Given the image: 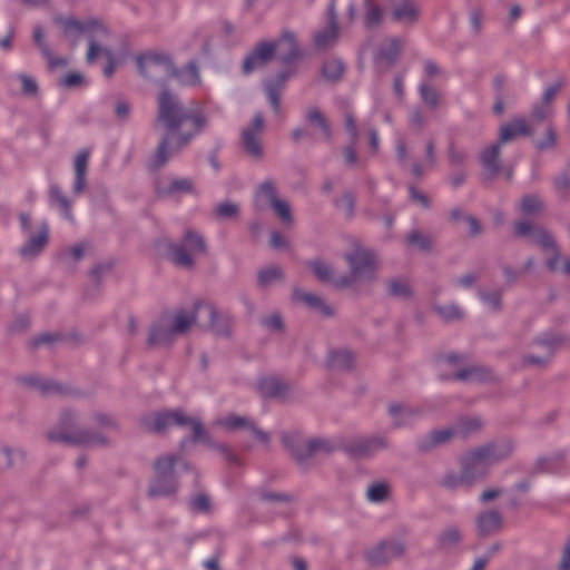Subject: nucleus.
Masks as SVG:
<instances>
[{
    "label": "nucleus",
    "instance_id": "f257e3e1",
    "mask_svg": "<svg viewBox=\"0 0 570 570\" xmlns=\"http://www.w3.org/2000/svg\"><path fill=\"white\" fill-rule=\"evenodd\" d=\"M208 116L202 104L180 102L173 94L163 90L158 96L155 127L163 130V137L149 160L151 169H160L167 161L203 131Z\"/></svg>",
    "mask_w": 570,
    "mask_h": 570
},
{
    "label": "nucleus",
    "instance_id": "f03ea898",
    "mask_svg": "<svg viewBox=\"0 0 570 570\" xmlns=\"http://www.w3.org/2000/svg\"><path fill=\"white\" fill-rule=\"evenodd\" d=\"M199 317L200 311L197 308V303L190 308H176L163 313L150 328L148 345H166L177 336L189 333L194 326H199Z\"/></svg>",
    "mask_w": 570,
    "mask_h": 570
},
{
    "label": "nucleus",
    "instance_id": "7ed1b4c3",
    "mask_svg": "<svg viewBox=\"0 0 570 570\" xmlns=\"http://www.w3.org/2000/svg\"><path fill=\"white\" fill-rule=\"evenodd\" d=\"M509 454V450H501L495 444H488L471 451L462 461L461 476L449 474L443 479L448 488H455L463 482H471L473 479L485 474V465L497 462Z\"/></svg>",
    "mask_w": 570,
    "mask_h": 570
},
{
    "label": "nucleus",
    "instance_id": "20e7f679",
    "mask_svg": "<svg viewBox=\"0 0 570 570\" xmlns=\"http://www.w3.org/2000/svg\"><path fill=\"white\" fill-rule=\"evenodd\" d=\"M347 245L344 259L350 266V276L346 277L350 281V285L354 282L373 281L379 266L375 253L357 239H348Z\"/></svg>",
    "mask_w": 570,
    "mask_h": 570
},
{
    "label": "nucleus",
    "instance_id": "39448f33",
    "mask_svg": "<svg viewBox=\"0 0 570 570\" xmlns=\"http://www.w3.org/2000/svg\"><path fill=\"white\" fill-rule=\"evenodd\" d=\"M50 442H61L73 445H89L105 443V439L80 429L76 424V416L70 411L60 414L58 425L47 432Z\"/></svg>",
    "mask_w": 570,
    "mask_h": 570
},
{
    "label": "nucleus",
    "instance_id": "423d86ee",
    "mask_svg": "<svg viewBox=\"0 0 570 570\" xmlns=\"http://www.w3.org/2000/svg\"><path fill=\"white\" fill-rule=\"evenodd\" d=\"M142 423L148 431L157 433L163 432L167 428L174 425L190 426L195 441L203 439L205 434L204 426L200 421L186 415L183 411L179 410L149 414L142 419Z\"/></svg>",
    "mask_w": 570,
    "mask_h": 570
},
{
    "label": "nucleus",
    "instance_id": "0eeeda50",
    "mask_svg": "<svg viewBox=\"0 0 570 570\" xmlns=\"http://www.w3.org/2000/svg\"><path fill=\"white\" fill-rule=\"evenodd\" d=\"M141 75L154 82H161L176 76V68L169 56L161 52H147L137 58Z\"/></svg>",
    "mask_w": 570,
    "mask_h": 570
},
{
    "label": "nucleus",
    "instance_id": "6e6552de",
    "mask_svg": "<svg viewBox=\"0 0 570 570\" xmlns=\"http://www.w3.org/2000/svg\"><path fill=\"white\" fill-rule=\"evenodd\" d=\"M254 203L255 207L259 210L272 207L284 224L292 225L291 206L286 200L278 197L276 186L272 180H266L258 186L254 196Z\"/></svg>",
    "mask_w": 570,
    "mask_h": 570
},
{
    "label": "nucleus",
    "instance_id": "1a4fd4ad",
    "mask_svg": "<svg viewBox=\"0 0 570 570\" xmlns=\"http://www.w3.org/2000/svg\"><path fill=\"white\" fill-rule=\"evenodd\" d=\"M206 253V244L204 238L193 230H187L180 245L171 248V261L183 267L194 265V258L198 254Z\"/></svg>",
    "mask_w": 570,
    "mask_h": 570
},
{
    "label": "nucleus",
    "instance_id": "9d476101",
    "mask_svg": "<svg viewBox=\"0 0 570 570\" xmlns=\"http://www.w3.org/2000/svg\"><path fill=\"white\" fill-rule=\"evenodd\" d=\"M530 240L532 244L540 246L546 255H548L547 265L552 272L559 271V263H562L561 269L564 273L570 274V259L561 257L553 237L547 229L538 226L537 229H533V234H531Z\"/></svg>",
    "mask_w": 570,
    "mask_h": 570
},
{
    "label": "nucleus",
    "instance_id": "9b49d317",
    "mask_svg": "<svg viewBox=\"0 0 570 570\" xmlns=\"http://www.w3.org/2000/svg\"><path fill=\"white\" fill-rule=\"evenodd\" d=\"M197 308L200 311V328L222 336L230 334V318L228 315L219 313L214 305L205 302H197Z\"/></svg>",
    "mask_w": 570,
    "mask_h": 570
},
{
    "label": "nucleus",
    "instance_id": "f8f14e48",
    "mask_svg": "<svg viewBox=\"0 0 570 570\" xmlns=\"http://www.w3.org/2000/svg\"><path fill=\"white\" fill-rule=\"evenodd\" d=\"M56 23L61 28L63 36L76 43L81 35L92 37L95 35H106V28L97 20L78 21L73 18L59 17L55 19Z\"/></svg>",
    "mask_w": 570,
    "mask_h": 570
},
{
    "label": "nucleus",
    "instance_id": "ddd939ff",
    "mask_svg": "<svg viewBox=\"0 0 570 570\" xmlns=\"http://www.w3.org/2000/svg\"><path fill=\"white\" fill-rule=\"evenodd\" d=\"M283 441L299 462L314 455L330 453L334 450V446L325 440H311L308 442H303L294 435H286Z\"/></svg>",
    "mask_w": 570,
    "mask_h": 570
},
{
    "label": "nucleus",
    "instance_id": "4468645a",
    "mask_svg": "<svg viewBox=\"0 0 570 570\" xmlns=\"http://www.w3.org/2000/svg\"><path fill=\"white\" fill-rule=\"evenodd\" d=\"M264 130V118L262 115H256L253 121L242 131V142L245 151L259 158L263 154L262 135Z\"/></svg>",
    "mask_w": 570,
    "mask_h": 570
},
{
    "label": "nucleus",
    "instance_id": "2eb2a0df",
    "mask_svg": "<svg viewBox=\"0 0 570 570\" xmlns=\"http://www.w3.org/2000/svg\"><path fill=\"white\" fill-rule=\"evenodd\" d=\"M387 446V440L384 436L360 438L351 441L346 445V451L355 458L368 456L379 450Z\"/></svg>",
    "mask_w": 570,
    "mask_h": 570
},
{
    "label": "nucleus",
    "instance_id": "dca6fc26",
    "mask_svg": "<svg viewBox=\"0 0 570 570\" xmlns=\"http://www.w3.org/2000/svg\"><path fill=\"white\" fill-rule=\"evenodd\" d=\"M338 38L337 12L335 1L332 0L328 7V24L317 31L314 36L315 45L318 49H326L333 46Z\"/></svg>",
    "mask_w": 570,
    "mask_h": 570
},
{
    "label": "nucleus",
    "instance_id": "f3484780",
    "mask_svg": "<svg viewBox=\"0 0 570 570\" xmlns=\"http://www.w3.org/2000/svg\"><path fill=\"white\" fill-rule=\"evenodd\" d=\"M217 425L220 428L227 430V431H235L239 429L248 430L253 434L254 438H256L258 441L263 443H267L269 441V436L267 433L258 430L253 422L245 417L239 415H228L222 419H218L216 422Z\"/></svg>",
    "mask_w": 570,
    "mask_h": 570
},
{
    "label": "nucleus",
    "instance_id": "a211bd4d",
    "mask_svg": "<svg viewBox=\"0 0 570 570\" xmlns=\"http://www.w3.org/2000/svg\"><path fill=\"white\" fill-rule=\"evenodd\" d=\"M49 238V229L46 224H41L35 232H30L27 243L21 248V255L24 257H35L46 247Z\"/></svg>",
    "mask_w": 570,
    "mask_h": 570
},
{
    "label": "nucleus",
    "instance_id": "6ab92c4d",
    "mask_svg": "<svg viewBox=\"0 0 570 570\" xmlns=\"http://www.w3.org/2000/svg\"><path fill=\"white\" fill-rule=\"evenodd\" d=\"M276 51L275 43H261L254 52L246 58L243 68L246 73L267 63Z\"/></svg>",
    "mask_w": 570,
    "mask_h": 570
},
{
    "label": "nucleus",
    "instance_id": "aec40b11",
    "mask_svg": "<svg viewBox=\"0 0 570 570\" xmlns=\"http://www.w3.org/2000/svg\"><path fill=\"white\" fill-rule=\"evenodd\" d=\"M293 298L296 302L306 304L308 307L315 309L324 316H332L334 314V308L327 305L321 297L313 293H307L301 288H295L293 291Z\"/></svg>",
    "mask_w": 570,
    "mask_h": 570
},
{
    "label": "nucleus",
    "instance_id": "412c9836",
    "mask_svg": "<svg viewBox=\"0 0 570 570\" xmlns=\"http://www.w3.org/2000/svg\"><path fill=\"white\" fill-rule=\"evenodd\" d=\"M309 268L321 282L332 283L338 287L350 286V281L346 278V276L335 278L334 269L322 261L311 262Z\"/></svg>",
    "mask_w": 570,
    "mask_h": 570
},
{
    "label": "nucleus",
    "instance_id": "4be33fe9",
    "mask_svg": "<svg viewBox=\"0 0 570 570\" xmlns=\"http://www.w3.org/2000/svg\"><path fill=\"white\" fill-rule=\"evenodd\" d=\"M531 134L532 131L530 130L527 120L522 118H515L509 124L501 126L499 144H504L519 136H528Z\"/></svg>",
    "mask_w": 570,
    "mask_h": 570
},
{
    "label": "nucleus",
    "instance_id": "5701e85b",
    "mask_svg": "<svg viewBox=\"0 0 570 570\" xmlns=\"http://www.w3.org/2000/svg\"><path fill=\"white\" fill-rule=\"evenodd\" d=\"M499 156L500 144L492 145L482 153L481 160L487 179H493L500 173Z\"/></svg>",
    "mask_w": 570,
    "mask_h": 570
},
{
    "label": "nucleus",
    "instance_id": "b1692460",
    "mask_svg": "<svg viewBox=\"0 0 570 570\" xmlns=\"http://www.w3.org/2000/svg\"><path fill=\"white\" fill-rule=\"evenodd\" d=\"M476 524L480 535L485 537L500 530L502 518L498 511L483 512L478 517Z\"/></svg>",
    "mask_w": 570,
    "mask_h": 570
},
{
    "label": "nucleus",
    "instance_id": "393cba45",
    "mask_svg": "<svg viewBox=\"0 0 570 570\" xmlns=\"http://www.w3.org/2000/svg\"><path fill=\"white\" fill-rule=\"evenodd\" d=\"M258 387L264 397H278L284 395L287 390L286 384L276 376L263 377L258 383Z\"/></svg>",
    "mask_w": 570,
    "mask_h": 570
},
{
    "label": "nucleus",
    "instance_id": "a878e982",
    "mask_svg": "<svg viewBox=\"0 0 570 570\" xmlns=\"http://www.w3.org/2000/svg\"><path fill=\"white\" fill-rule=\"evenodd\" d=\"M419 13L420 10L412 0H404L393 8L392 17L396 21L413 23L417 20Z\"/></svg>",
    "mask_w": 570,
    "mask_h": 570
},
{
    "label": "nucleus",
    "instance_id": "bb28decb",
    "mask_svg": "<svg viewBox=\"0 0 570 570\" xmlns=\"http://www.w3.org/2000/svg\"><path fill=\"white\" fill-rule=\"evenodd\" d=\"M455 434H459L458 430L452 428L434 431L420 442L419 448L423 451L430 450L435 445L450 441Z\"/></svg>",
    "mask_w": 570,
    "mask_h": 570
},
{
    "label": "nucleus",
    "instance_id": "cd10ccee",
    "mask_svg": "<svg viewBox=\"0 0 570 570\" xmlns=\"http://www.w3.org/2000/svg\"><path fill=\"white\" fill-rule=\"evenodd\" d=\"M276 50L284 60H291L298 55L297 43L295 37L291 32H284L282 37L275 42Z\"/></svg>",
    "mask_w": 570,
    "mask_h": 570
},
{
    "label": "nucleus",
    "instance_id": "c85d7f7f",
    "mask_svg": "<svg viewBox=\"0 0 570 570\" xmlns=\"http://www.w3.org/2000/svg\"><path fill=\"white\" fill-rule=\"evenodd\" d=\"M306 118L313 128L320 129L324 140L330 141L332 139V131L327 119L317 108L309 109Z\"/></svg>",
    "mask_w": 570,
    "mask_h": 570
},
{
    "label": "nucleus",
    "instance_id": "c756f323",
    "mask_svg": "<svg viewBox=\"0 0 570 570\" xmlns=\"http://www.w3.org/2000/svg\"><path fill=\"white\" fill-rule=\"evenodd\" d=\"M193 190V181L187 178L174 179L168 184H158L157 194L159 196H168L177 193H190Z\"/></svg>",
    "mask_w": 570,
    "mask_h": 570
},
{
    "label": "nucleus",
    "instance_id": "7c9ffc66",
    "mask_svg": "<svg viewBox=\"0 0 570 570\" xmlns=\"http://www.w3.org/2000/svg\"><path fill=\"white\" fill-rule=\"evenodd\" d=\"M177 490V483L174 478H158L154 480L149 488L150 497H164L175 493Z\"/></svg>",
    "mask_w": 570,
    "mask_h": 570
},
{
    "label": "nucleus",
    "instance_id": "2f4dec72",
    "mask_svg": "<svg viewBox=\"0 0 570 570\" xmlns=\"http://www.w3.org/2000/svg\"><path fill=\"white\" fill-rule=\"evenodd\" d=\"M453 377L459 381H483L490 377V372L481 366L473 365L458 371Z\"/></svg>",
    "mask_w": 570,
    "mask_h": 570
},
{
    "label": "nucleus",
    "instance_id": "473e14b6",
    "mask_svg": "<svg viewBox=\"0 0 570 570\" xmlns=\"http://www.w3.org/2000/svg\"><path fill=\"white\" fill-rule=\"evenodd\" d=\"M521 210L524 215L533 216L543 210V203L539 195H524L520 202Z\"/></svg>",
    "mask_w": 570,
    "mask_h": 570
},
{
    "label": "nucleus",
    "instance_id": "72a5a7b5",
    "mask_svg": "<svg viewBox=\"0 0 570 570\" xmlns=\"http://www.w3.org/2000/svg\"><path fill=\"white\" fill-rule=\"evenodd\" d=\"M366 560L373 566L386 563L390 560L386 542L377 543L368 549L366 552Z\"/></svg>",
    "mask_w": 570,
    "mask_h": 570
},
{
    "label": "nucleus",
    "instance_id": "f704fd0d",
    "mask_svg": "<svg viewBox=\"0 0 570 570\" xmlns=\"http://www.w3.org/2000/svg\"><path fill=\"white\" fill-rule=\"evenodd\" d=\"M461 538V531L456 527H449L439 534L438 542L442 549H450L459 544Z\"/></svg>",
    "mask_w": 570,
    "mask_h": 570
},
{
    "label": "nucleus",
    "instance_id": "c9c22d12",
    "mask_svg": "<svg viewBox=\"0 0 570 570\" xmlns=\"http://www.w3.org/2000/svg\"><path fill=\"white\" fill-rule=\"evenodd\" d=\"M50 199L55 205H57L62 210L66 218H73L71 213V203L62 194L61 189L58 186H52L50 188Z\"/></svg>",
    "mask_w": 570,
    "mask_h": 570
},
{
    "label": "nucleus",
    "instance_id": "e433bc0d",
    "mask_svg": "<svg viewBox=\"0 0 570 570\" xmlns=\"http://www.w3.org/2000/svg\"><path fill=\"white\" fill-rule=\"evenodd\" d=\"M354 356L350 351L341 350L331 353V366L335 370H345L352 367Z\"/></svg>",
    "mask_w": 570,
    "mask_h": 570
},
{
    "label": "nucleus",
    "instance_id": "4c0bfd02",
    "mask_svg": "<svg viewBox=\"0 0 570 570\" xmlns=\"http://www.w3.org/2000/svg\"><path fill=\"white\" fill-rule=\"evenodd\" d=\"M175 455L160 456L155 462V472L158 478H173L174 466L176 464Z\"/></svg>",
    "mask_w": 570,
    "mask_h": 570
},
{
    "label": "nucleus",
    "instance_id": "58836bf2",
    "mask_svg": "<svg viewBox=\"0 0 570 570\" xmlns=\"http://www.w3.org/2000/svg\"><path fill=\"white\" fill-rule=\"evenodd\" d=\"M284 273L278 266H271L259 271L258 284L261 286H269L275 282L282 281Z\"/></svg>",
    "mask_w": 570,
    "mask_h": 570
},
{
    "label": "nucleus",
    "instance_id": "ea45409f",
    "mask_svg": "<svg viewBox=\"0 0 570 570\" xmlns=\"http://www.w3.org/2000/svg\"><path fill=\"white\" fill-rule=\"evenodd\" d=\"M343 72L344 66L337 59L327 60L322 68V73L324 78L330 81H337L343 76Z\"/></svg>",
    "mask_w": 570,
    "mask_h": 570
},
{
    "label": "nucleus",
    "instance_id": "a19ab883",
    "mask_svg": "<svg viewBox=\"0 0 570 570\" xmlns=\"http://www.w3.org/2000/svg\"><path fill=\"white\" fill-rule=\"evenodd\" d=\"M402 41L397 38H390L386 40L384 46L380 50V56L386 59L389 62H393L394 59L402 50Z\"/></svg>",
    "mask_w": 570,
    "mask_h": 570
},
{
    "label": "nucleus",
    "instance_id": "79ce46f5",
    "mask_svg": "<svg viewBox=\"0 0 570 570\" xmlns=\"http://www.w3.org/2000/svg\"><path fill=\"white\" fill-rule=\"evenodd\" d=\"M406 243L410 247L429 250L432 246V238L426 234L414 230L407 235Z\"/></svg>",
    "mask_w": 570,
    "mask_h": 570
},
{
    "label": "nucleus",
    "instance_id": "37998d69",
    "mask_svg": "<svg viewBox=\"0 0 570 570\" xmlns=\"http://www.w3.org/2000/svg\"><path fill=\"white\" fill-rule=\"evenodd\" d=\"M214 214L219 219H235L238 217L239 207L235 203L224 202L216 206Z\"/></svg>",
    "mask_w": 570,
    "mask_h": 570
},
{
    "label": "nucleus",
    "instance_id": "c03bdc74",
    "mask_svg": "<svg viewBox=\"0 0 570 570\" xmlns=\"http://www.w3.org/2000/svg\"><path fill=\"white\" fill-rule=\"evenodd\" d=\"M366 4V13H365V24L368 28L377 26L382 20V10L381 8L373 3L371 0H365Z\"/></svg>",
    "mask_w": 570,
    "mask_h": 570
},
{
    "label": "nucleus",
    "instance_id": "a18cd8bd",
    "mask_svg": "<svg viewBox=\"0 0 570 570\" xmlns=\"http://www.w3.org/2000/svg\"><path fill=\"white\" fill-rule=\"evenodd\" d=\"M436 313L444 320V321H455L462 317L463 312L461 308L454 304H448V305H435L434 306Z\"/></svg>",
    "mask_w": 570,
    "mask_h": 570
},
{
    "label": "nucleus",
    "instance_id": "49530a36",
    "mask_svg": "<svg viewBox=\"0 0 570 570\" xmlns=\"http://www.w3.org/2000/svg\"><path fill=\"white\" fill-rule=\"evenodd\" d=\"M390 492L389 485L385 483H376L367 489V498L373 502H380L387 498Z\"/></svg>",
    "mask_w": 570,
    "mask_h": 570
},
{
    "label": "nucleus",
    "instance_id": "de8ad7c7",
    "mask_svg": "<svg viewBox=\"0 0 570 570\" xmlns=\"http://www.w3.org/2000/svg\"><path fill=\"white\" fill-rule=\"evenodd\" d=\"M29 383L38 389H40L45 394H52V393H62L63 389L52 382H45L38 377H30Z\"/></svg>",
    "mask_w": 570,
    "mask_h": 570
},
{
    "label": "nucleus",
    "instance_id": "09e8293b",
    "mask_svg": "<svg viewBox=\"0 0 570 570\" xmlns=\"http://www.w3.org/2000/svg\"><path fill=\"white\" fill-rule=\"evenodd\" d=\"M89 157L90 153L88 149H82L78 153L73 164L76 176H86Z\"/></svg>",
    "mask_w": 570,
    "mask_h": 570
},
{
    "label": "nucleus",
    "instance_id": "8fccbe9b",
    "mask_svg": "<svg viewBox=\"0 0 570 570\" xmlns=\"http://www.w3.org/2000/svg\"><path fill=\"white\" fill-rule=\"evenodd\" d=\"M390 293L397 297H406L411 294L410 285L402 279H393L389 283Z\"/></svg>",
    "mask_w": 570,
    "mask_h": 570
},
{
    "label": "nucleus",
    "instance_id": "3c124183",
    "mask_svg": "<svg viewBox=\"0 0 570 570\" xmlns=\"http://www.w3.org/2000/svg\"><path fill=\"white\" fill-rule=\"evenodd\" d=\"M190 505L194 511L208 512L210 510V500L208 495L199 493L191 498Z\"/></svg>",
    "mask_w": 570,
    "mask_h": 570
},
{
    "label": "nucleus",
    "instance_id": "603ef678",
    "mask_svg": "<svg viewBox=\"0 0 570 570\" xmlns=\"http://www.w3.org/2000/svg\"><path fill=\"white\" fill-rule=\"evenodd\" d=\"M557 142V132L552 127H548L544 137L537 141V148L540 150L553 148Z\"/></svg>",
    "mask_w": 570,
    "mask_h": 570
},
{
    "label": "nucleus",
    "instance_id": "864d4df0",
    "mask_svg": "<svg viewBox=\"0 0 570 570\" xmlns=\"http://www.w3.org/2000/svg\"><path fill=\"white\" fill-rule=\"evenodd\" d=\"M482 426V423L478 419H466L459 423L458 433L466 435L471 432L478 431Z\"/></svg>",
    "mask_w": 570,
    "mask_h": 570
},
{
    "label": "nucleus",
    "instance_id": "5fc2aeb1",
    "mask_svg": "<svg viewBox=\"0 0 570 570\" xmlns=\"http://www.w3.org/2000/svg\"><path fill=\"white\" fill-rule=\"evenodd\" d=\"M19 79L22 86V92L26 96H36L38 92L37 81L27 75H20Z\"/></svg>",
    "mask_w": 570,
    "mask_h": 570
},
{
    "label": "nucleus",
    "instance_id": "6e6d98bb",
    "mask_svg": "<svg viewBox=\"0 0 570 570\" xmlns=\"http://www.w3.org/2000/svg\"><path fill=\"white\" fill-rule=\"evenodd\" d=\"M420 91H421L423 100L426 105H429L432 108H435L438 106V104H439L438 94L433 88H431L426 85H422L420 88Z\"/></svg>",
    "mask_w": 570,
    "mask_h": 570
},
{
    "label": "nucleus",
    "instance_id": "4d7b16f0",
    "mask_svg": "<svg viewBox=\"0 0 570 570\" xmlns=\"http://www.w3.org/2000/svg\"><path fill=\"white\" fill-rule=\"evenodd\" d=\"M538 226L529 223V222H518L514 225V234L517 237H529L531 238V234H533V229H537Z\"/></svg>",
    "mask_w": 570,
    "mask_h": 570
},
{
    "label": "nucleus",
    "instance_id": "13d9d810",
    "mask_svg": "<svg viewBox=\"0 0 570 570\" xmlns=\"http://www.w3.org/2000/svg\"><path fill=\"white\" fill-rule=\"evenodd\" d=\"M386 544L390 560L403 556L406 551V546L402 541H391Z\"/></svg>",
    "mask_w": 570,
    "mask_h": 570
},
{
    "label": "nucleus",
    "instance_id": "bf43d9fd",
    "mask_svg": "<svg viewBox=\"0 0 570 570\" xmlns=\"http://www.w3.org/2000/svg\"><path fill=\"white\" fill-rule=\"evenodd\" d=\"M45 57L48 59V62H49V67L50 68H58V67H65L67 66L68 63V60L67 58L65 57H55L50 50L48 49V47H43V52Z\"/></svg>",
    "mask_w": 570,
    "mask_h": 570
},
{
    "label": "nucleus",
    "instance_id": "052dcab7",
    "mask_svg": "<svg viewBox=\"0 0 570 570\" xmlns=\"http://www.w3.org/2000/svg\"><path fill=\"white\" fill-rule=\"evenodd\" d=\"M548 360H549V355L548 356L524 355L522 357V365L523 366L541 367V366H544L547 364Z\"/></svg>",
    "mask_w": 570,
    "mask_h": 570
},
{
    "label": "nucleus",
    "instance_id": "680f3d73",
    "mask_svg": "<svg viewBox=\"0 0 570 570\" xmlns=\"http://www.w3.org/2000/svg\"><path fill=\"white\" fill-rule=\"evenodd\" d=\"M186 81L190 85H197L200 81L199 71L195 63L190 62L185 69Z\"/></svg>",
    "mask_w": 570,
    "mask_h": 570
},
{
    "label": "nucleus",
    "instance_id": "e2e57ef3",
    "mask_svg": "<svg viewBox=\"0 0 570 570\" xmlns=\"http://www.w3.org/2000/svg\"><path fill=\"white\" fill-rule=\"evenodd\" d=\"M263 324L273 331H281L283 328V321L278 314H272L263 320Z\"/></svg>",
    "mask_w": 570,
    "mask_h": 570
},
{
    "label": "nucleus",
    "instance_id": "0e129e2a",
    "mask_svg": "<svg viewBox=\"0 0 570 570\" xmlns=\"http://www.w3.org/2000/svg\"><path fill=\"white\" fill-rule=\"evenodd\" d=\"M105 50H107L106 48H101L100 46H98L96 43V41L94 39H90V43H89V49H88V52H87V60L88 62H94L96 57L99 56V55H104L105 56Z\"/></svg>",
    "mask_w": 570,
    "mask_h": 570
},
{
    "label": "nucleus",
    "instance_id": "69168bd1",
    "mask_svg": "<svg viewBox=\"0 0 570 570\" xmlns=\"http://www.w3.org/2000/svg\"><path fill=\"white\" fill-rule=\"evenodd\" d=\"M355 145H356V141H352L351 145L347 146L343 151L345 163L350 166H354L357 163V154L355 150Z\"/></svg>",
    "mask_w": 570,
    "mask_h": 570
},
{
    "label": "nucleus",
    "instance_id": "338daca9",
    "mask_svg": "<svg viewBox=\"0 0 570 570\" xmlns=\"http://www.w3.org/2000/svg\"><path fill=\"white\" fill-rule=\"evenodd\" d=\"M271 245L274 248H286L288 246L287 239L277 232H274L271 236Z\"/></svg>",
    "mask_w": 570,
    "mask_h": 570
},
{
    "label": "nucleus",
    "instance_id": "774afa93",
    "mask_svg": "<svg viewBox=\"0 0 570 570\" xmlns=\"http://www.w3.org/2000/svg\"><path fill=\"white\" fill-rule=\"evenodd\" d=\"M560 569L570 570V543H567L563 550V554L560 561Z\"/></svg>",
    "mask_w": 570,
    "mask_h": 570
}]
</instances>
